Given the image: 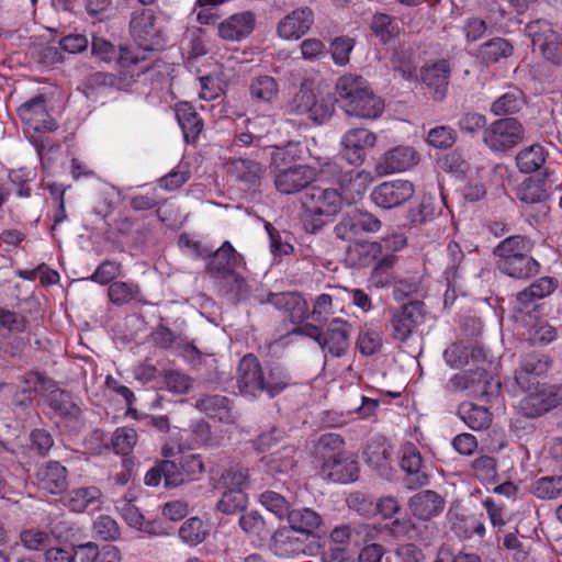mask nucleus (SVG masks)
I'll return each instance as SVG.
<instances>
[{
  "label": "nucleus",
  "mask_w": 562,
  "mask_h": 562,
  "mask_svg": "<svg viewBox=\"0 0 562 562\" xmlns=\"http://www.w3.org/2000/svg\"><path fill=\"white\" fill-rule=\"evenodd\" d=\"M359 471L358 462L348 453L344 452L331 459H325L321 467V475L324 479L337 483H349L357 479Z\"/></svg>",
  "instance_id": "obj_25"
},
{
  "label": "nucleus",
  "mask_w": 562,
  "mask_h": 562,
  "mask_svg": "<svg viewBox=\"0 0 562 562\" xmlns=\"http://www.w3.org/2000/svg\"><path fill=\"white\" fill-rule=\"evenodd\" d=\"M363 456L366 461L376 469H384L389 464L390 451L382 440L368 442Z\"/></svg>",
  "instance_id": "obj_53"
},
{
  "label": "nucleus",
  "mask_w": 562,
  "mask_h": 562,
  "mask_svg": "<svg viewBox=\"0 0 562 562\" xmlns=\"http://www.w3.org/2000/svg\"><path fill=\"white\" fill-rule=\"evenodd\" d=\"M207 535V528L203 520L198 517H192L184 521L179 529V537L182 541L190 546L201 543Z\"/></svg>",
  "instance_id": "obj_48"
},
{
  "label": "nucleus",
  "mask_w": 562,
  "mask_h": 562,
  "mask_svg": "<svg viewBox=\"0 0 562 562\" xmlns=\"http://www.w3.org/2000/svg\"><path fill=\"white\" fill-rule=\"evenodd\" d=\"M249 93L257 102L272 103L278 97L279 85L271 76H257L250 81Z\"/></svg>",
  "instance_id": "obj_41"
},
{
  "label": "nucleus",
  "mask_w": 562,
  "mask_h": 562,
  "mask_svg": "<svg viewBox=\"0 0 562 562\" xmlns=\"http://www.w3.org/2000/svg\"><path fill=\"white\" fill-rule=\"evenodd\" d=\"M303 228L307 234L319 233L342 210V198L337 189L310 188L302 198Z\"/></svg>",
  "instance_id": "obj_2"
},
{
  "label": "nucleus",
  "mask_w": 562,
  "mask_h": 562,
  "mask_svg": "<svg viewBox=\"0 0 562 562\" xmlns=\"http://www.w3.org/2000/svg\"><path fill=\"white\" fill-rule=\"evenodd\" d=\"M419 161L418 153L411 146H396L386 151L379 161L376 169L382 175L406 171Z\"/></svg>",
  "instance_id": "obj_24"
},
{
  "label": "nucleus",
  "mask_w": 562,
  "mask_h": 562,
  "mask_svg": "<svg viewBox=\"0 0 562 562\" xmlns=\"http://www.w3.org/2000/svg\"><path fill=\"white\" fill-rule=\"evenodd\" d=\"M524 104V92L519 88L510 86L491 104L490 111L495 116H506L519 112Z\"/></svg>",
  "instance_id": "obj_35"
},
{
  "label": "nucleus",
  "mask_w": 562,
  "mask_h": 562,
  "mask_svg": "<svg viewBox=\"0 0 562 562\" xmlns=\"http://www.w3.org/2000/svg\"><path fill=\"white\" fill-rule=\"evenodd\" d=\"M414 194V186L406 180L386 181L373 189L372 201L382 209H393L402 205Z\"/></svg>",
  "instance_id": "obj_14"
},
{
  "label": "nucleus",
  "mask_w": 562,
  "mask_h": 562,
  "mask_svg": "<svg viewBox=\"0 0 562 562\" xmlns=\"http://www.w3.org/2000/svg\"><path fill=\"white\" fill-rule=\"evenodd\" d=\"M425 304L411 301L397 308L390 310L391 337L398 342H406L417 327L424 323Z\"/></svg>",
  "instance_id": "obj_6"
},
{
  "label": "nucleus",
  "mask_w": 562,
  "mask_h": 562,
  "mask_svg": "<svg viewBox=\"0 0 562 562\" xmlns=\"http://www.w3.org/2000/svg\"><path fill=\"white\" fill-rule=\"evenodd\" d=\"M207 258L206 271L216 283L232 276L244 263L236 248H216L214 252L207 254Z\"/></svg>",
  "instance_id": "obj_20"
},
{
  "label": "nucleus",
  "mask_w": 562,
  "mask_h": 562,
  "mask_svg": "<svg viewBox=\"0 0 562 562\" xmlns=\"http://www.w3.org/2000/svg\"><path fill=\"white\" fill-rule=\"evenodd\" d=\"M21 121L34 132L46 133L57 128V123L49 115L45 99L36 95L18 109Z\"/></svg>",
  "instance_id": "obj_15"
},
{
  "label": "nucleus",
  "mask_w": 562,
  "mask_h": 562,
  "mask_svg": "<svg viewBox=\"0 0 562 562\" xmlns=\"http://www.w3.org/2000/svg\"><path fill=\"white\" fill-rule=\"evenodd\" d=\"M450 74L451 66L446 59L427 64L420 69V78L434 91V99L442 100L446 97Z\"/></svg>",
  "instance_id": "obj_29"
},
{
  "label": "nucleus",
  "mask_w": 562,
  "mask_h": 562,
  "mask_svg": "<svg viewBox=\"0 0 562 562\" xmlns=\"http://www.w3.org/2000/svg\"><path fill=\"white\" fill-rule=\"evenodd\" d=\"M372 250H374L373 254L368 248H347V257L358 268L369 267L374 263V269L380 270L394 265L396 260L394 255H386L378 259L376 252H379L380 248H372Z\"/></svg>",
  "instance_id": "obj_36"
},
{
  "label": "nucleus",
  "mask_w": 562,
  "mask_h": 562,
  "mask_svg": "<svg viewBox=\"0 0 562 562\" xmlns=\"http://www.w3.org/2000/svg\"><path fill=\"white\" fill-rule=\"evenodd\" d=\"M271 552L281 559H295L305 553V538L289 527L274 531L269 546Z\"/></svg>",
  "instance_id": "obj_23"
},
{
  "label": "nucleus",
  "mask_w": 562,
  "mask_h": 562,
  "mask_svg": "<svg viewBox=\"0 0 562 562\" xmlns=\"http://www.w3.org/2000/svg\"><path fill=\"white\" fill-rule=\"evenodd\" d=\"M262 374L263 368L258 358L252 353L245 355L237 366L235 375L239 394L252 398L261 395L263 385Z\"/></svg>",
  "instance_id": "obj_12"
},
{
  "label": "nucleus",
  "mask_w": 562,
  "mask_h": 562,
  "mask_svg": "<svg viewBox=\"0 0 562 562\" xmlns=\"http://www.w3.org/2000/svg\"><path fill=\"white\" fill-rule=\"evenodd\" d=\"M519 199L528 204L539 203L546 200L547 190L542 182L528 180L522 183L518 192Z\"/></svg>",
  "instance_id": "obj_64"
},
{
  "label": "nucleus",
  "mask_w": 562,
  "mask_h": 562,
  "mask_svg": "<svg viewBox=\"0 0 562 562\" xmlns=\"http://www.w3.org/2000/svg\"><path fill=\"white\" fill-rule=\"evenodd\" d=\"M176 117L186 142H194L203 130V121L192 104L180 102L176 105Z\"/></svg>",
  "instance_id": "obj_34"
},
{
  "label": "nucleus",
  "mask_w": 562,
  "mask_h": 562,
  "mask_svg": "<svg viewBox=\"0 0 562 562\" xmlns=\"http://www.w3.org/2000/svg\"><path fill=\"white\" fill-rule=\"evenodd\" d=\"M347 115L363 120H375L384 111V101L371 89L369 82L358 75H344L336 83Z\"/></svg>",
  "instance_id": "obj_1"
},
{
  "label": "nucleus",
  "mask_w": 562,
  "mask_h": 562,
  "mask_svg": "<svg viewBox=\"0 0 562 562\" xmlns=\"http://www.w3.org/2000/svg\"><path fill=\"white\" fill-rule=\"evenodd\" d=\"M234 169L240 180L251 186L259 183L265 171L261 164L249 159H238L234 161Z\"/></svg>",
  "instance_id": "obj_54"
},
{
  "label": "nucleus",
  "mask_w": 562,
  "mask_h": 562,
  "mask_svg": "<svg viewBox=\"0 0 562 562\" xmlns=\"http://www.w3.org/2000/svg\"><path fill=\"white\" fill-rule=\"evenodd\" d=\"M333 113L334 105L324 97H319L314 92L303 116H306L315 124H323L331 117Z\"/></svg>",
  "instance_id": "obj_46"
},
{
  "label": "nucleus",
  "mask_w": 562,
  "mask_h": 562,
  "mask_svg": "<svg viewBox=\"0 0 562 562\" xmlns=\"http://www.w3.org/2000/svg\"><path fill=\"white\" fill-rule=\"evenodd\" d=\"M435 215V209L430 198H423L420 203L409 211V220L415 225H428V231L438 232V228L431 224Z\"/></svg>",
  "instance_id": "obj_58"
},
{
  "label": "nucleus",
  "mask_w": 562,
  "mask_h": 562,
  "mask_svg": "<svg viewBox=\"0 0 562 562\" xmlns=\"http://www.w3.org/2000/svg\"><path fill=\"white\" fill-rule=\"evenodd\" d=\"M514 52V45L508 40L497 36L481 44L477 47L476 57L488 66L509 58Z\"/></svg>",
  "instance_id": "obj_33"
},
{
  "label": "nucleus",
  "mask_w": 562,
  "mask_h": 562,
  "mask_svg": "<svg viewBox=\"0 0 562 562\" xmlns=\"http://www.w3.org/2000/svg\"><path fill=\"white\" fill-rule=\"evenodd\" d=\"M305 147L299 142H289L284 146L276 147L271 154V170L291 168L303 159Z\"/></svg>",
  "instance_id": "obj_39"
},
{
  "label": "nucleus",
  "mask_w": 562,
  "mask_h": 562,
  "mask_svg": "<svg viewBox=\"0 0 562 562\" xmlns=\"http://www.w3.org/2000/svg\"><path fill=\"white\" fill-rule=\"evenodd\" d=\"M283 312L288 315L290 322L296 326L304 325L310 316L307 302L295 292H288V304Z\"/></svg>",
  "instance_id": "obj_45"
},
{
  "label": "nucleus",
  "mask_w": 562,
  "mask_h": 562,
  "mask_svg": "<svg viewBox=\"0 0 562 562\" xmlns=\"http://www.w3.org/2000/svg\"><path fill=\"white\" fill-rule=\"evenodd\" d=\"M195 408L222 423H233L231 401L224 395H204L195 401Z\"/></svg>",
  "instance_id": "obj_31"
},
{
  "label": "nucleus",
  "mask_w": 562,
  "mask_h": 562,
  "mask_svg": "<svg viewBox=\"0 0 562 562\" xmlns=\"http://www.w3.org/2000/svg\"><path fill=\"white\" fill-rule=\"evenodd\" d=\"M491 384L488 373L484 366H479L475 370H465L452 375L445 384V391L448 394L468 392L469 394L487 393Z\"/></svg>",
  "instance_id": "obj_16"
},
{
  "label": "nucleus",
  "mask_w": 562,
  "mask_h": 562,
  "mask_svg": "<svg viewBox=\"0 0 562 562\" xmlns=\"http://www.w3.org/2000/svg\"><path fill=\"white\" fill-rule=\"evenodd\" d=\"M373 178L369 171L348 170L338 178V191L342 203H356L363 198Z\"/></svg>",
  "instance_id": "obj_21"
},
{
  "label": "nucleus",
  "mask_w": 562,
  "mask_h": 562,
  "mask_svg": "<svg viewBox=\"0 0 562 562\" xmlns=\"http://www.w3.org/2000/svg\"><path fill=\"white\" fill-rule=\"evenodd\" d=\"M295 453L296 449L293 446H286L262 458L261 461L270 474L289 473L296 464Z\"/></svg>",
  "instance_id": "obj_38"
},
{
  "label": "nucleus",
  "mask_w": 562,
  "mask_h": 562,
  "mask_svg": "<svg viewBox=\"0 0 562 562\" xmlns=\"http://www.w3.org/2000/svg\"><path fill=\"white\" fill-rule=\"evenodd\" d=\"M261 504L279 518L288 517L290 513V503L281 494L273 491H266L260 496Z\"/></svg>",
  "instance_id": "obj_59"
},
{
  "label": "nucleus",
  "mask_w": 562,
  "mask_h": 562,
  "mask_svg": "<svg viewBox=\"0 0 562 562\" xmlns=\"http://www.w3.org/2000/svg\"><path fill=\"white\" fill-rule=\"evenodd\" d=\"M35 477L38 488L49 494H60L68 486V471L58 461H48L40 467Z\"/></svg>",
  "instance_id": "obj_28"
},
{
  "label": "nucleus",
  "mask_w": 562,
  "mask_h": 562,
  "mask_svg": "<svg viewBox=\"0 0 562 562\" xmlns=\"http://www.w3.org/2000/svg\"><path fill=\"white\" fill-rule=\"evenodd\" d=\"M274 187L282 194H294L316 180V169L308 165L271 170Z\"/></svg>",
  "instance_id": "obj_11"
},
{
  "label": "nucleus",
  "mask_w": 562,
  "mask_h": 562,
  "mask_svg": "<svg viewBox=\"0 0 562 562\" xmlns=\"http://www.w3.org/2000/svg\"><path fill=\"white\" fill-rule=\"evenodd\" d=\"M102 492L98 486H80L70 490L61 498L63 505L74 513H83L88 508L99 507Z\"/></svg>",
  "instance_id": "obj_30"
},
{
  "label": "nucleus",
  "mask_w": 562,
  "mask_h": 562,
  "mask_svg": "<svg viewBox=\"0 0 562 562\" xmlns=\"http://www.w3.org/2000/svg\"><path fill=\"white\" fill-rule=\"evenodd\" d=\"M288 521L296 532L310 535L322 525V517L312 508L302 507L290 509Z\"/></svg>",
  "instance_id": "obj_37"
},
{
  "label": "nucleus",
  "mask_w": 562,
  "mask_h": 562,
  "mask_svg": "<svg viewBox=\"0 0 562 562\" xmlns=\"http://www.w3.org/2000/svg\"><path fill=\"white\" fill-rule=\"evenodd\" d=\"M562 407V384H543L519 402L518 409L527 418H538Z\"/></svg>",
  "instance_id": "obj_8"
},
{
  "label": "nucleus",
  "mask_w": 562,
  "mask_h": 562,
  "mask_svg": "<svg viewBox=\"0 0 562 562\" xmlns=\"http://www.w3.org/2000/svg\"><path fill=\"white\" fill-rule=\"evenodd\" d=\"M137 442V432L131 427H120L112 436L111 443L117 454H130Z\"/></svg>",
  "instance_id": "obj_51"
},
{
  "label": "nucleus",
  "mask_w": 562,
  "mask_h": 562,
  "mask_svg": "<svg viewBox=\"0 0 562 562\" xmlns=\"http://www.w3.org/2000/svg\"><path fill=\"white\" fill-rule=\"evenodd\" d=\"M351 330L352 326L349 322L340 317H333L324 326L314 323L295 326L291 334L305 336L316 341L326 360L327 357L342 358L347 355L350 348Z\"/></svg>",
  "instance_id": "obj_3"
},
{
  "label": "nucleus",
  "mask_w": 562,
  "mask_h": 562,
  "mask_svg": "<svg viewBox=\"0 0 562 562\" xmlns=\"http://www.w3.org/2000/svg\"><path fill=\"white\" fill-rule=\"evenodd\" d=\"M552 366V359L542 352H531L522 357L515 370V381L521 390H530L536 380L544 375Z\"/></svg>",
  "instance_id": "obj_17"
},
{
  "label": "nucleus",
  "mask_w": 562,
  "mask_h": 562,
  "mask_svg": "<svg viewBox=\"0 0 562 562\" xmlns=\"http://www.w3.org/2000/svg\"><path fill=\"white\" fill-rule=\"evenodd\" d=\"M458 415L473 430L486 429L492 422V414L488 409L473 403L461 404Z\"/></svg>",
  "instance_id": "obj_40"
},
{
  "label": "nucleus",
  "mask_w": 562,
  "mask_h": 562,
  "mask_svg": "<svg viewBox=\"0 0 562 562\" xmlns=\"http://www.w3.org/2000/svg\"><path fill=\"white\" fill-rule=\"evenodd\" d=\"M525 130L514 117L499 119L483 132L484 144L494 153H506L524 139Z\"/></svg>",
  "instance_id": "obj_5"
},
{
  "label": "nucleus",
  "mask_w": 562,
  "mask_h": 562,
  "mask_svg": "<svg viewBox=\"0 0 562 562\" xmlns=\"http://www.w3.org/2000/svg\"><path fill=\"white\" fill-rule=\"evenodd\" d=\"M473 475L483 483L494 484L497 479V460L491 456H480L471 463Z\"/></svg>",
  "instance_id": "obj_44"
},
{
  "label": "nucleus",
  "mask_w": 562,
  "mask_h": 562,
  "mask_svg": "<svg viewBox=\"0 0 562 562\" xmlns=\"http://www.w3.org/2000/svg\"><path fill=\"white\" fill-rule=\"evenodd\" d=\"M470 355L472 358H476L483 355V349L481 347H473L471 352H469L467 347L452 344L445 350L443 358L451 368H461L468 363Z\"/></svg>",
  "instance_id": "obj_50"
},
{
  "label": "nucleus",
  "mask_w": 562,
  "mask_h": 562,
  "mask_svg": "<svg viewBox=\"0 0 562 562\" xmlns=\"http://www.w3.org/2000/svg\"><path fill=\"white\" fill-rule=\"evenodd\" d=\"M49 408L59 416L70 428H77L81 423V409L74 402L69 392L60 389H53L47 394Z\"/></svg>",
  "instance_id": "obj_26"
},
{
  "label": "nucleus",
  "mask_w": 562,
  "mask_h": 562,
  "mask_svg": "<svg viewBox=\"0 0 562 562\" xmlns=\"http://www.w3.org/2000/svg\"><path fill=\"white\" fill-rule=\"evenodd\" d=\"M239 526L247 535L257 537L258 539H265L269 535L265 519L257 512H249L241 515Z\"/></svg>",
  "instance_id": "obj_56"
},
{
  "label": "nucleus",
  "mask_w": 562,
  "mask_h": 562,
  "mask_svg": "<svg viewBox=\"0 0 562 562\" xmlns=\"http://www.w3.org/2000/svg\"><path fill=\"white\" fill-rule=\"evenodd\" d=\"M249 480L248 470L241 467H232L222 474L221 483L226 490L240 488L247 486Z\"/></svg>",
  "instance_id": "obj_62"
},
{
  "label": "nucleus",
  "mask_w": 562,
  "mask_h": 562,
  "mask_svg": "<svg viewBox=\"0 0 562 562\" xmlns=\"http://www.w3.org/2000/svg\"><path fill=\"white\" fill-rule=\"evenodd\" d=\"M497 268L508 277L526 279L538 273L539 263L528 254L516 248H494Z\"/></svg>",
  "instance_id": "obj_9"
},
{
  "label": "nucleus",
  "mask_w": 562,
  "mask_h": 562,
  "mask_svg": "<svg viewBox=\"0 0 562 562\" xmlns=\"http://www.w3.org/2000/svg\"><path fill=\"white\" fill-rule=\"evenodd\" d=\"M517 166L521 172L531 173L539 170L546 161L544 149L540 145H532L517 155Z\"/></svg>",
  "instance_id": "obj_43"
},
{
  "label": "nucleus",
  "mask_w": 562,
  "mask_h": 562,
  "mask_svg": "<svg viewBox=\"0 0 562 562\" xmlns=\"http://www.w3.org/2000/svg\"><path fill=\"white\" fill-rule=\"evenodd\" d=\"M427 142L436 148H449L456 142V132L450 126H436L428 132Z\"/></svg>",
  "instance_id": "obj_63"
},
{
  "label": "nucleus",
  "mask_w": 562,
  "mask_h": 562,
  "mask_svg": "<svg viewBox=\"0 0 562 562\" xmlns=\"http://www.w3.org/2000/svg\"><path fill=\"white\" fill-rule=\"evenodd\" d=\"M256 15L251 11L234 13L217 24V35L227 42H240L255 30Z\"/></svg>",
  "instance_id": "obj_18"
},
{
  "label": "nucleus",
  "mask_w": 562,
  "mask_h": 562,
  "mask_svg": "<svg viewBox=\"0 0 562 562\" xmlns=\"http://www.w3.org/2000/svg\"><path fill=\"white\" fill-rule=\"evenodd\" d=\"M355 48V40L349 36H337L330 43V55L337 66H346Z\"/></svg>",
  "instance_id": "obj_57"
},
{
  "label": "nucleus",
  "mask_w": 562,
  "mask_h": 562,
  "mask_svg": "<svg viewBox=\"0 0 562 562\" xmlns=\"http://www.w3.org/2000/svg\"><path fill=\"white\" fill-rule=\"evenodd\" d=\"M262 380V393H266L269 397L277 396L293 384L291 373L279 363L266 366L263 368Z\"/></svg>",
  "instance_id": "obj_32"
},
{
  "label": "nucleus",
  "mask_w": 562,
  "mask_h": 562,
  "mask_svg": "<svg viewBox=\"0 0 562 562\" xmlns=\"http://www.w3.org/2000/svg\"><path fill=\"white\" fill-rule=\"evenodd\" d=\"M526 32L535 49L555 65H562V34L555 32L550 22L536 20L527 24Z\"/></svg>",
  "instance_id": "obj_7"
},
{
  "label": "nucleus",
  "mask_w": 562,
  "mask_h": 562,
  "mask_svg": "<svg viewBox=\"0 0 562 562\" xmlns=\"http://www.w3.org/2000/svg\"><path fill=\"white\" fill-rule=\"evenodd\" d=\"M344 439L338 434L327 432L319 437L317 443V453L325 462V459H331L344 453Z\"/></svg>",
  "instance_id": "obj_55"
},
{
  "label": "nucleus",
  "mask_w": 562,
  "mask_h": 562,
  "mask_svg": "<svg viewBox=\"0 0 562 562\" xmlns=\"http://www.w3.org/2000/svg\"><path fill=\"white\" fill-rule=\"evenodd\" d=\"M130 35L144 50L161 48L167 41V18L150 8H140L131 13Z\"/></svg>",
  "instance_id": "obj_4"
},
{
  "label": "nucleus",
  "mask_w": 562,
  "mask_h": 562,
  "mask_svg": "<svg viewBox=\"0 0 562 562\" xmlns=\"http://www.w3.org/2000/svg\"><path fill=\"white\" fill-rule=\"evenodd\" d=\"M221 291L229 296L231 300L240 301L246 297L248 286L243 277L235 270L232 276L226 277L217 282Z\"/></svg>",
  "instance_id": "obj_52"
},
{
  "label": "nucleus",
  "mask_w": 562,
  "mask_h": 562,
  "mask_svg": "<svg viewBox=\"0 0 562 562\" xmlns=\"http://www.w3.org/2000/svg\"><path fill=\"white\" fill-rule=\"evenodd\" d=\"M138 292V288L125 282H113L108 289V295L112 303L123 305L131 302Z\"/></svg>",
  "instance_id": "obj_61"
},
{
  "label": "nucleus",
  "mask_w": 562,
  "mask_h": 562,
  "mask_svg": "<svg viewBox=\"0 0 562 562\" xmlns=\"http://www.w3.org/2000/svg\"><path fill=\"white\" fill-rule=\"evenodd\" d=\"M247 494L240 488L226 490L217 502V509L224 514L233 515L247 506Z\"/></svg>",
  "instance_id": "obj_47"
},
{
  "label": "nucleus",
  "mask_w": 562,
  "mask_h": 562,
  "mask_svg": "<svg viewBox=\"0 0 562 562\" xmlns=\"http://www.w3.org/2000/svg\"><path fill=\"white\" fill-rule=\"evenodd\" d=\"M532 494L541 499H552L562 496V475L543 476L532 484Z\"/></svg>",
  "instance_id": "obj_49"
},
{
  "label": "nucleus",
  "mask_w": 562,
  "mask_h": 562,
  "mask_svg": "<svg viewBox=\"0 0 562 562\" xmlns=\"http://www.w3.org/2000/svg\"><path fill=\"white\" fill-rule=\"evenodd\" d=\"M370 29L382 43L395 40L401 33L396 18L382 12L373 14Z\"/></svg>",
  "instance_id": "obj_42"
},
{
  "label": "nucleus",
  "mask_w": 562,
  "mask_h": 562,
  "mask_svg": "<svg viewBox=\"0 0 562 562\" xmlns=\"http://www.w3.org/2000/svg\"><path fill=\"white\" fill-rule=\"evenodd\" d=\"M376 144V135L362 127L350 128L341 137L340 154L350 165H361L367 156V150Z\"/></svg>",
  "instance_id": "obj_10"
},
{
  "label": "nucleus",
  "mask_w": 562,
  "mask_h": 562,
  "mask_svg": "<svg viewBox=\"0 0 562 562\" xmlns=\"http://www.w3.org/2000/svg\"><path fill=\"white\" fill-rule=\"evenodd\" d=\"M314 21L313 11L303 7L284 16L277 26L278 35L283 40H299L308 32Z\"/></svg>",
  "instance_id": "obj_27"
},
{
  "label": "nucleus",
  "mask_w": 562,
  "mask_h": 562,
  "mask_svg": "<svg viewBox=\"0 0 562 562\" xmlns=\"http://www.w3.org/2000/svg\"><path fill=\"white\" fill-rule=\"evenodd\" d=\"M401 469L406 473L407 488L415 490L428 483L424 459L413 442H404L401 446Z\"/></svg>",
  "instance_id": "obj_13"
},
{
  "label": "nucleus",
  "mask_w": 562,
  "mask_h": 562,
  "mask_svg": "<svg viewBox=\"0 0 562 562\" xmlns=\"http://www.w3.org/2000/svg\"><path fill=\"white\" fill-rule=\"evenodd\" d=\"M446 506L445 498L432 490H424L414 494L408 501L412 515L424 521L439 516Z\"/></svg>",
  "instance_id": "obj_22"
},
{
  "label": "nucleus",
  "mask_w": 562,
  "mask_h": 562,
  "mask_svg": "<svg viewBox=\"0 0 562 562\" xmlns=\"http://www.w3.org/2000/svg\"><path fill=\"white\" fill-rule=\"evenodd\" d=\"M173 468L169 471V483L177 487L190 481L199 480L204 473V463L199 454H180L173 460H168Z\"/></svg>",
  "instance_id": "obj_19"
},
{
  "label": "nucleus",
  "mask_w": 562,
  "mask_h": 562,
  "mask_svg": "<svg viewBox=\"0 0 562 562\" xmlns=\"http://www.w3.org/2000/svg\"><path fill=\"white\" fill-rule=\"evenodd\" d=\"M93 531L97 538L104 541H113L120 536L117 522L108 515H101L95 519Z\"/></svg>",
  "instance_id": "obj_60"
}]
</instances>
